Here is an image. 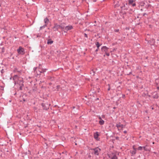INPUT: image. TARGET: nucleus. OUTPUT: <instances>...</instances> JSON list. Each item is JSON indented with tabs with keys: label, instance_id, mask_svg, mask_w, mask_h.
I'll use <instances>...</instances> for the list:
<instances>
[{
	"label": "nucleus",
	"instance_id": "5",
	"mask_svg": "<svg viewBox=\"0 0 159 159\" xmlns=\"http://www.w3.org/2000/svg\"><path fill=\"white\" fill-rule=\"evenodd\" d=\"M92 150H93L94 152V153L95 155H98V152L100 151L101 149L98 147L92 149Z\"/></svg>",
	"mask_w": 159,
	"mask_h": 159
},
{
	"label": "nucleus",
	"instance_id": "19",
	"mask_svg": "<svg viewBox=\"0 0 159 159\" xmlns=\"http://www.w3.org/2000/svg\"><path fill=\"white\" fill-rule=\"evenodd\" d=\"M111 159H117V157L116 155L114 154L113 157H112Z\"/></svg>",
	"mask_w": 159,
	"mask_h": 159
},
{
	"label": "nucleus",
	"instance_id": "39",
	"mask_svg": "<svg viewBox=\"0 0 159 159\" xmlns=\"http://www.w3.org/2000/svg\"><path fill=\"white\" fill-rule=\"evenodd\" d=\"M104 30V29L103 28H102V31H103V30Z\"/></svg>",
	"mask_w": 159,
	"mask_h": 159
},
{
	"label": "nucleus",
	"instance_id": "15",
	"mask_svg": "<svg viewBox=\"0 0 159 159\" xmlns=\"http://www.w3.org/2000/svg\"><path fill=\"white\" fill-rule=\"evenodd\" d=\"M44 21L45 23V24H47V25L48 24V23L49 22V20L48 18H46L44 19Z\"/></svg>",
	"mask_w": 159,
	"mask_h": 159
},
{
	"label": "nucleus",
	"instance_id": "9",
	"mask_svg": "<svg viewBox=\"0 0 159 159\" xmlns=\"http://www.w3.org/2000/svg\"><path fill=\"white\" fill-rule=\"evenodd\" d=\"M108 48L107 47L105 46H103L101 48V50L102 52H106L108 51Z\"/></svg>",
	"mask_w": 159,
	"mask_h": 159
},
{
	"label": "nucleus",
	"instance_id": "38",
	"mask_svg": "<svg viewBox=\"0 0 159 159\" xmlns=\"http://www.w3.org/2000/svg\"><path fill=\"white\" fill-rule=\"evenodd\" d=\"M145 15H146V13H144L143 14V16H144Z\"/></svg>",
	"mask_w": 159,
	"mask_h": 159
},
{
	"label": "nucleus",
	"instance_id": "4",
	"mask_svg": "<svg viewBox=\"0 0 159 159\" xmlns=\"http://www.w3.org/2000/svg\"><path fill=\"white\" fill-rule=\"evenodd\" d=\"M42 105L43 107V109H48L49 108L48 107V106H50V104L47 103H43L42 104Z\"/></svg>",
	"mask_w": 159,
	"mask_h": 159
},
{
	"label": "nucleus",
	"instance_id": "41",
	"mask_svg": "<svg viewBox=\"0 0 159 159\" xmlns=\"http://www.w3.org/2000/svg\"><path fill=\"white\" fill-rule=\"evenodd\" d=\"M131 73H132V72H129V75L130 74H131Z\"/></svg>",
	"mask_w": 159,
	"mask_h": 159
},
{
	"label": "nucleus",
	"instance_id": "44",
	"mask_svg": "<svg viewBox=\"0 0 159 159\" xmlns=\"http://www.w3.org/2000/svg\"><path fill=\"white\" fill-rule=\"evenodd\" d=\"M152 110H153V107H152Z\"/></svg>",
	"mask_w": 159,
	"mask_h": 159
},
{
	"label": "nucleus",
	"instance_id": "7",
	"mask_svg": "<svg viewBox=\"0 0 159 159\" xmlns=\"http://www.w3.org/2000/svg\"><path fill=\"white\" fill-rule=\"evenodd\" d=\"M96 46L97 47V49L96 50L95 52H98L99 49V47L102 45V44L98 42H97L95 43Z\"/></svg>",
	"mask_w": 159,
	"mask_h": 159
},
{
	"label": "nucleus",
	"instance_id": "10",
	"mask_svg": "<svg viewBox=\"0 0 159 159\" xmlns=\"http://www.w3.org/2000/svg\"><path fill=\"white\" fill-rule=\"evenodd\" d=\"M99 135L98 134V132H96L94 134V138L96 140H98V136H99Z\"/></svg>",
	"mask_w": 159,
	"mask_h": 159
},
{
	"label": "nucleus",
	"instance_id": "8",
	"mask_svg": "<svg viewBox=\"0 0 159 159\" xmlns=\"http://www.w3.org/2000/svg\"><path fill=\"white\" fill-rule=\"evenodd\" d=\"M152 96V98H157L158 97V94L156 92H155L153 93Z\"/></svg>",
	"mask_w": 159,
	"mask_h": 159
},
{
	"label": "nucleus",
	"instance_id": "27",
	"mask_svg": "<svg viewBox=\"0 0 159 159\" xmlns=\"http://www.w3.org/2000/svg\"><path fill=\"white\" fill-rule=\"evenodd\" d=\"M37 67H35L34 68V72H35V71H36V70L37 69Z\"/></svg>",
	"mask_w": 159,
	"mask_h": 159
},
{
	"label": "nucleus",
	"instance_id": "37",
	"mask_svg": "<svg viewBox=\"0 0 159 159\" xmlns=\"http://www.w3.org/2000/svg\"><path fill=\"white\" fill-rule=\"evenodd\" d=\"M122 97H123V98H124V97H125V95H124V94H122Z\"/></svg>",
	"mask_w": 159,
	"mask_h": 159
},
{
	"label": "nucleus",
	"instance_id": "48",
	"mask_svg": "<svg viewBox=\"0 0 159 159\" xmlns=\"http://www.w3.org/2000/svg\"><path fill=\"white\" fill-rule=\"evenodd\" d=\"M145 112H147V111H146Z\"/></svg>",
	"mask_w": 159,
	"mask_h": 159
},
{
	"label": "nucleus",
	"instance_id": "46",
	"mask_svg": "<svg viewBox=\"0 0 159 159\" xmlns=\"http://www.w3.org/2000/svg\"><path fill=\"white\" fill-rule=\"evenodd\" d=\"M99 119H101V118L100 117Z\"/></svg>",
	"mask_w": 159,
	"mask_h": 159
},
{
	"label": "nucleus",
	"instance_id": "36",
	"mask_svg": "<svg viewBox=\"0 0 159 159\" xmlns=\"http://www.w3.org/2000/svg\"><path fill=\"white\" fill-rule=\"evenodd\" d=\"M116 139H119V138L118 137H116Z\"/></svg>",
	"mask_w": 159,
	"mask_h": 159
},
{
	"label": "nucleus",
	"instance_id": "30",
	"mask_svg": "<svg viewBox=\"0 0 159 159\" xmlns=\"http://www.w3.org/2000/svg\"><path fill=\"white\" fill-rule=\"evenodd\" d=\"M84 37H86V38H88V36H87V34H86V33H84Z\"/></svg>",
	"mask_w": 159,
	"mask_h": 159
},
{
	"label": "nucleus",
	"instance_id": "20",
	"mask_svg": "<svg viewBox=\"0 0 159 159\" xmlns=\"http://www.w3.org/2000/svg\"><path fill=\"white\" fill-rule=\"evenodd\" d=\"M47 26V24H45V25H43V26H41L40 27V30H41V29L43 28H44L45 27H46Z\"/></svg>",
	"mask_w": 159,
	"mask_h": 159
},
{
	"label": "nucleus",
	"instance_id": "34",
	"mask_svg": "<svg viewBox=\"0 0 159 159\" xmlns=\"http://www.w3.org/2000/svg\"><path fill=\"white\" fill-rule=\"evenodd\" d=\"M136 5V4L135 3H132V6L133 7H134Z\"/></svg>",
	"mask_w": 159,
	"mask_h": 159
},
{
	"label": "nucleus",
	"instance_id": "29",
	"mask_svg": "<svg viewBox=\"0 0 159 159\" xmlns=\"http://www.w3.org/2000/svg\"><path fill=\"white\" fill-rule=\"evenodd\" d=\"M22 100L24 102H25V101H27V99H25L24 98H23Z\"/></svg>",
	"mask_w": 159,
	"mask_h": 159
},
{
	"label": "nucleus",
	"instance_id": "32",
	"mask_svg": "<svg viewBox=\"0 0 159 159\" xmlns=\"http://www.w3.org/2000/svg\"><path fill=\"white\" fill-rule=\"evenodd\" d=\"M106 53V54L107 56H109L110 55V54L109 53H107V52H105Z\"/></svg>",
	"mask_w": 159,
	"mask_h": 159
},
{
	"label": "nucleus",
	"instance_id": "35",
	"mask_svg": "<svg viewBox=\"0 0 159 159\" xmlns=\"http://www.w3.org/2000/svg\"><path fill=\"white\" fill-rule=\"evenodd\" d=\"M124 133L125 134H126V133H127V131H126V130H125V131H124Z\"/></svg>",
	"mask_w": 159,
	"mask_h": 159
},
{
	"label": "nucleus",
	"instance_id": "1",
	"mask_svg": "<svg viewBox=\"0 0 159 159\" xmlns=\"http://www.w3.org/2000/svg\"><path fill=\"white\" fill-rule=\"evenodd\" d=\"M64 27L65 26L62 24H61L60 25H59L57 24H55L54 26L53 27V29L54 31H57L59 29H61L62 30H63Z\"/></svg>",
	"mask_w": 159,
	"mask_h": 159
},
{
	"label": "nucleus",
	"instance_id": "11",
	"mask_svg": "<svg viewBox=\"0 0 159 159\" xmlns=\"http://www.w3.org/2000/svg\"><path fill=\"white\" fill-rule=\"evenodd\" d=\"M136 150H131L130 152L131 154V156H134L136 153Z\"/></svg>",
	"mask_w": 159,
	"mask_h": 159
},
{
	"label": "nucleus",
	"instance_id": "24",
	"mask_svg": "<svg viewBox=\"0 0 159 159\" xmlns=\"http://www.w3.org/2000/svg\"><path fill=\"white\" fill-rule=\"evenodd\" d=\"M23 84H21V85L20 86V87L19 89L20 90H22V88H23Z\"/></svg>",
	"mask_w": 159,
	"mask_h": 159
},
{
	"label": "nucleus",
	"instance_id": "18",
	"mask_svg": "<svg viewBox=\"0 0 159 159\" xmlns=\"http://www.w3.org/2000/svg\"><path fill=\"white\" fill-rule=\"evenodd\" d=\"M99 122L100 124L102 125L104 124V121L103 120H101L99 121Z\"/></svg>",
	"mask_w": 159,
	"mask_h": 159
},
{
	"label": "nucleus",
	"instance_id": "23",
	"mask_svg": "<svg viewBox=\"0 0 159 159\" xmlns=\"http://www.w3.org/2000/svg\"><path fill=\"white\" fill-rule=\"evenodd\" d=\"M90 73L93 76L95 75V72L93 71V70H92L91 71Z\"/></svg>",
	"mask_w": 159,
	"mask_h": 159
},
{
	"label": "nucleus",
	"instance_id": "3",
	"mask_svg": "<svg viewBox=\"0 0 159 159\" xmlns=\"http://www.w3.org/2000/svg\"><path fill=\"white\" fill-rule=\"evenodd\" d=\"M73 29V26L72 25H68L64 27L63 31L66 32L69 30H71Z\"/></svg>",
	"mask_w": 159,
	"mask_h": 159
},
{
	"label": "nucleus",
	"instance_id": "49",
	"mask_svg": "<svg viewBox=\"0 0 159 159\" xmlns=\"http://www.w3.org/2000/svg\"><path fill=\"white\" fill-rule=\"evenodd\" d=\"M1 6V4H0V7Z\"/></svg>",
	"mask_w": 159,
	"mask_h": 159
},
{
	"label": "nucleus",
	"instance_id": "14",
	"mask_svg": "<svg viewBox=\"0 0 159 159\" xmlns=\"http://www.w3.org/2000/svg\"><path fill=\"white\" fill-rule=\"evenodd\" d=\"M84 102L87 105H89L90 104L91 102V101L90 100L88 99L87 101L85 100Z\"/></svg>",
	"mask_w": 159,
	"mask_h": 159
},
{
	"label": "nucleus",
	"instance_id": "40",
	"mask_svg": "<svg viewBox=\"0 0 159 159\" xmlns=\"http://www.w3.org/2000/svg\"><path fill=\"white\" fill-rule=\"evenodd\" d=\"M97 0H93V2H96Z\"/></svg>",
	"mask_w": 159,
	"mask_h": 159
},
{
	"label": "nucleus",
	"instance_id": "22",
	"mask_svg": "<svg viewBox=\"0 0 159 159\" xmlns=\"http://www.w3.org/2000/svg\"><path fill=\"white\" fill-rule=\"evenodd\" d=\"M143 147L141 146H139L138 147V149L139 150H142Z\"/></svg>",
	"mask_w": 159,
	"mask_h": 159
},
{
	"label": "nucleus",
	"instance_id": "31",
	"mask_svg": "<svg viewBox=\"0 0 159 159\" xmlns=\"http://www.w3.org/2000/svg\"><path fill=\"white\" fill-rule=\"evenodd\" d=\"M133 150H137V149L135 148V145L133 146Z\"/></svg>",
	"mask_w": 159,
	"mask_h": 159
},
{
	"label": "nucleus",
	"instance_id": "26",
	"mask_svg": "<svg viewBox=\"0 0 159 159\" xmlns=\"http://www.w3.org/2000/svg\"><path fill=\"white\" fill-rule=\"evenodd\" d=\"M60 86L59 85H57L56 86V89H57V90H58V89L60 88Z\"/></svg>",
	"mask_w": 159,
	"mask_h": 159
},
{
	"label": "nucleus",
	"instance_id": "12",
	"mask_svg": "<svg viewBox=\"0 0 159 159\" xmlns=\"http://www.w3.org/2000/svg\"><path fill=\"white\" fill-rule=\"evenodd\" d=\"M148 146L146 145L145 146L143 147L144 150L146 151H149V149L148 148Z\"/></svg>",
	"mask_w": 159,
	"mask_h": 159
},
{
	"label": "nucleus",
	"instance_id": "16",
	"mask_svg": "<svg viewBox=\"0 0 159 159\" xmlns=\"http://www.w3.org/2000/svg\"><path fill=\"white\" fill-rule=\"evenodd\" d=\"M53 41L50 39H49L47 42V44H51L53 43Z\"/></svg>",
	"mask_w": 159,
	"mask_h": 159
},
{
	"label": "nucleus",
	"instance_id": "42",
	"mask_svg": "<svg viewBox=\"0 0 159 159\" xmlns=\"http://www.w3.org/2000/svg\"><path fill=\"white\" fill-rule=\"evenodd\" d=\"M98 93H99V90H98Z\"/></svg>",
	"mask_w": 159,
	"mask_h": 159
},
{
	"label": "nucleus",
	"instance_id": "6",
	"mask_svg": "<svg viewBox=\"0 0 159 159\" xmlns=\"http://www.w3.org/2000/svg\"><path fill=\"white\" fill-rule=\"evenodd\" d=\"M128 5L127 3H126L125 4H123V6H121L120 8L122 10H127L128 9V7H127Z\"/></svg>",
	"mask_w": 159,
	"mask_h": 159
},
{
	"label": "nucleus",
	"instance_id": "47",
	"mask_svg": "<svg viewBox=\"0 0 159 159\" xmlns=\"http://www.w3.org/2000/svg\"><path fill=\"white\" fill-rule=\"evenodd\" d=\"M109 158H110V156H109Z\"/></svg>",
	"mask_w": 159,
	"mask_h": 159
},
{
	"label": "nucleus",
	"instance_id": "33",
	"mask_svg": "<svg viewBox=\"0 0 159 159\" xmlns=\"http://www.w3.org/2000/svg\"><path fill=\"white\" fill-rule=\"evenodd\" d=\"M119 31V29L115 30H114V31L115 32H118Z\"/></svg>",
	"mask_w": 159,
	"mask_h": 159
},
{
	"label": "nucleus",
	"instance_id": "25",
	"mask_svg": "<svg viewBox=\"0 0 159 159\" xmlns=\"http://www.w3.org/2000/svg\"><path fill=\"white\" fill-rule=\"evenodd\" d=\"M5 51V48L4 47H3L2 48V52L3 53Z\"/></svg>",
	"mask_w": 159,
	"mask_h": 159
},
{
	"label": "nucleus",
	"instance_id": "2",
	"mask_svg": "<svg viewBox=\"0 0 159 159\" xmlns=\"http://www.w3.org/2000/svg\"><path fill=\"white\" fill-rule=\"evenodd\" d=\"M17 51L19 54L23 55L25 53V50L23 48L20 47L19 49H17Z\"/></svg>",
	"mask_w": 159,
	"mask_h": 159
},
{
	"label": "nucleus",
	"instance_id": "45",
	"mask_svg": "<svg viewBox=\"0 0 159 159\" xmlns=\"http://www.w3.org/2000/svg\"><path fill=\"white\" fill-rule=\"evenodd\" d=\"M73 108H75V107H73Z\"/></svg>",
	"mask_w": 159,
	"mask_h": 159
},
{
	"label": "nucleus",
	"instance_id": "17",
	"mask_svg": "<svg viewBox=\"0 0 159 159\" xmlns=\"http://www.w3.org/2000/svg\"><path fill=\"white\" fill-rule=\"evenodd\" d=\"M47 70V69H43L41 71H40V73H43L46 71Z\"/></svg>",
	"mask_w": 159,
	"mask_h": 159
},
{
	"label": "nucleus",
	"instance_id": "21",
	"mask_svg": "<svg viewBox=\"0 0 159 159\" xmlns=\"http://www.w3.org/2000/svg\"><path fill=\"white\" fill-rule=\"evenodd\" d=\"M133 2L134 1L133 0H129V4H131L133 3Z\"/></svg>",
	"mask_w": 159,
	"mask_h": 159
},
{
	"label": "nucleus",
	"instance_id": "43",
	"mask_svg": "<svg viewBox=\"0 0 159 159\" xmlns=\"http://www.w3.org/2000/svg\"><path fill=\"white\" fill-rule=\"evenodd\" d=\"M97 100H99V98H97Z\"/></svg>",
	"mask_w": 159,
	"mask_h": 159
},
{
	"label": "nucleus",
	"instance_id": "13",
	"mask_svg": "<svg viewBox=\"0 0 159 159\" xmlns=\"http://www.w3.org/2000/svg\"><path fill=\"white\" fill-rule=\"evenodd\" d=\"M116 126L118 128H119L120 127H121L122 128H123L124 126V125H121L120 123L119 124H117L116 125Z\"/></svg>",
	"mask_w": 159,
	"mask_h": 159
},
{
	"label": "nucleus",
	"instance_id": "28",
	"mask_svg": "<svg viewBox=\"0 0 159 159\" xmlns=\"http://www.w3.org/2000/svg\"><path fill=\"white\" fill-rule=\"evenodd\" d=\"M108 85L109 86L108 88V90L109 91L110 89V84H108Z\"/></svg>",
	"mask_w": 159,
	"mask_h": 159
}]
</instances>
